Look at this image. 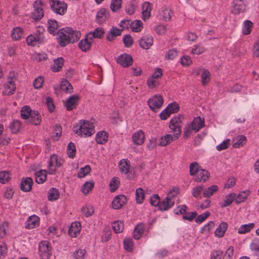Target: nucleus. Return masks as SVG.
<instances>
[{
  "mask_svg": "<svg viewBox=\"0 0 259 259\" xmlns=\"http://www.w3.org/2000/svg\"><path fill=\"white\" fill-rule=\"evenodd\" d=\"M81 36L80 31L74 30L70 27L60 29L57 40L61 47H65L69 44L77 41Z\"/></svg>",
  "mask_w": 259,
  "mask_h": 259,
  "instance_id": "f257e3e1",
  "label": "nucleus"
},
{
  "mask_svg": "<svg viewBox=\"0 0 259 259\" xmlns=\"http://www.w3.org/2000/svg\"><path fill=\"white\" fill-rule=\"evenodd\" d=\"M73 131L79 136L90 137L94 133V125L90 121L80 120L79 122L73 126Z\"/></svg>",
  "mask_w": 259,
  "mask_h": 259,
  "instance_id": "f03ea898",
  "label": "nucleus"
},
{
  "mask_svg": "<svg viewBox=\"0 0 259 259\" xmlns=\"http://www.w3.org/2000/svg\"><path fill=\"white\" fill-rule=\"evenodd\" d=\"M49 2L51 8L55 13L63 15L66 12L67 5L64 2L57 0H49Z\"/></svg>",
  "mask_w": 259,
  "mask_h": 259,
  "instance_id": "7ed1b4c3",
  "label": "nucleus"
},
{
  "mask_svg": "<svg viewBox=\"0 0 259 259\" xmlns=\"http://www.w3.org/2000/svg\"><path fill=\"white\" fill-rule=\"evenodd\" d=\"M38 253L41 259H49L52 254V249L48 241H42L39 242Z\"/></svg>",
  "mask_w": 259,
  "mask_h": 259,
  "instance_id": "20e7f679",
  "label": "nucleus"
},
{
  "mask_svg": "<svg viewBox=\"0 0 259 259\" xmlns=\"http://www.w3.org/2000/svg\"><path fill=\"white\" fill-rule=\"evenodd\" d=\"M44 0H36L33 4L34 11L31 14V17L35 20H40L44 16L42 6Z\"/></svg>",
  "mask_w": 259,
  "mask_h": 259,
  "instance_id": "39448f33",
  "label": "nucleus"
},
{
  "mask_svg": "<svg viewBox=\"0 0 259 259\" xmlns=\"http://www.w3.org/2000/svg\"><path fill=\"white\" fill-rule=\"evenodd\" d=\"M248 4V0H233L231 12L234 14L243 13Z\"/></svg>",
  "mask_w": 259,
  "mask_h": 259,
  "instance_id": "423d86ee",
  "label": "nucleus"
},
{
  "mask_svg": "<svg viewBox=\"0 0 259 259\" xmlns=\"http://www.w3.org/2000/svg\"><path fill=\"white\" fill-rule=\"evenodd\" d=\"M184 119V116L182 115H178L175 116L169 122V127L174 133H177V135L181 134V123Z\"/></svg>",
  "mask_w": 259,
  "mask_h": 259,
  "instance_id": "0eeeda50",
  "label": "nucleus"
},
{
  "mask_svg": "<svg viewBox=\"0 0 259 259\" xmlns=\"http://www.w3.org/2000/svg\"><path fill=\"white\" fill-rule=\"evenodd\" d=\"M63 162L64 160L62 159H58L56 155H51L50 157L48 167L49 173L51 175L54 174L56 171V168L60 167Z\"/></svg>",
  "mask_w": 259,
  "mask_h": 259,
  "instance_id": "6e6552de",
  "label": "nucleus"
},
{
  "mask_svg": "<svg viewBox=\"0 0 259 259\" xmlns=\"http://www.w3.org/2000/svg\"><path fill=\"white\" fill-rule=\"evenodd\" d=\"M147 103L152 111L157 112L162 106L163 100L161 96L155 95L148 100Z\"/></svg>",
  "mask_w": 259,
  "mask_h": 259,
  "instance_id": "1a4fd4ad",
  "label": "nucleus"
},
{
  "mask_svg": "<svg viewBox=\"0 0 259 259\" xmlns=\"http://www.w3.org/2000/svg\"><path fill=\"white\" fill-rule=\"evenodd\" d=\"M14 76V73H10L8 77L9 81L7 84L5 85V90L2 92L3 95H11L14 93L16 90L15 83L13 79V76Z\"/></svg>",
  "mask_w": 259,
  "mask_h": 259,
  "instance_id": "9d476101",
  "label": "nucleus"
},
{
  "mask_svg": "<svg viewBox=\"0 0 259 259\" xmlns=\"http://www.w3.org/2000/svg\"><path fill=\"white\" fill-rule=\"evenodd\" d=\"M116 62L122 67H128L133 64V59L131 55L124 53L116 58Z\"/></svg>",
  "mask_w": 259,
  "mask_h": 259,
  "instance_id": "9b49d317",
  "label": "nucleus"
},
{
  "mask_svg": "<svg viewBox=\"0 0 259 259\" xmlns=\"http://www.w3.org/2000/svg\"><path fill=\"white\" fill-rule=\"evenodd\" d=\"M180 136V135H177V133H174V135L166 134L160 138L158 145L161 146H166L171 142L178 139Z\"/></svg>",
  "mask_w": 259,
  "mask_h": 259,
  "instance_id": "f8f14e48",
  "label": "nucleus"
},
{
  "mask_svg": "<svg viewBox=\"0 0 259 259\" xmlns=\"http://www.w3.org/2000/svg\"><path fill=\"white\" fill-rule=\"evenodd\" d=\"M153 44V37L149 34L143 36L139 40V44L141 48L143 49H149Z\"/></svg>",
  "mask_w": 259,
  "mask_h": 259,
  "instance_id": "ddd939ff",
  "label": "nucleus"
},
{
  "mask_svg": "<svg viewBox=\"0 0 259 259\" xmlns=\"http://www.w3.org/2000/svg\"><path fill=\"white\" fill-rule=\"evenodd\" d=\"M127 202V198L123 195L116 196L112 202V208L114 209L121 208Z\"/></svg>",
  "mask_w": 259,
  "mask_h": 259,
  "instance_id": "4468645a",
  "label": "nucleus"
},
{
  "mask_svg": "<svg viewBox=\"0 0 259 259\" xmlns=\"http://www.w3.org/2000/svg\"><path fill=\"white\" fill-rule=\"evenodd\" d=\"M44 36L42 34L39 32L38 35H30L26 38L28 45L34 46L36 44H41L44 41Z\"/></svg>",
  "mask_w": 259,
  "mask_h": 259,
  "instance_id": "2eb2a0df",
  "label": "nucleus"
},
{
  "mask_svg": "<svg viewBox=\"0 0 259 259\" xmlns=\"http://www.w3.org/2000/svg\"><path fill=\"white\" fill-rule=\"evenodd\" d=\"M79 97L74 95L69 97L65 102V106L68 111L72 110L77 105Z\"/></svg>",
  "mask_w": 259,
  "mask_h": 259,
  "instance_id": "dca6fc26",
  "label": "nucleus"
},
{
  "mask_svg": "<svg viewBox=\"0 0 259 259\" xmlns=\"http://www.w3.org/2000/svg\"><path fill=\"white\" fill-rule=\"evenodd\" d=\"M109 17L108 11L105 8H101L96 15V22L99 24L104 23Z\"/></svg>",
  "mask_w": 259,
  "mask_h": 259,
  "instance_id": "f3484780",
  "label": "nucleus"
},
{
  "mask_svg": "<svg viewBox=\"0 0 259 259\" xmlns=\"http://www.w3.org/2000/svg\"><path fill=\"white\" fill-rule=\"evenodd\" d=\"M90 39L89 35L87 34L84 39L81 40L78 44V47L81 51L83 52L89 51L92 46V42Z\"/></svg>",
  "mask_w": 259,
  "mask_h": 259,
  "instance_id": "a211bd4d",
  "label": "nucleus"
},
{
  "mask_svg": "<svg viewBox=\"0 0 259 259\" xmlns=\"http://www.w3.org/2000/svg\"><path fill=\"white\" fill-rule=\"evenodd\" d=\"M81 224L79 222L72 223L68 230V234L72 237H76L80 232Z\"/></svg>",
  "mask_w": 259,
  "mask_h": 259,
  "instance_id": "6ab92c4d",
  "label": "nucleus"
},
{
  "mask_svg": "<svg viewBox=\"0 0 259 259\" xmlns=\"http://www.w3.org/2000/svg\"><path fill=\"white\" fill-rule=\"evenodd\" d=\"M33 184L32 179L30 177H27L21 180L20 187L21 190L24 192H29L32 189Z\"/></svg>",
  "mask_w": 259,
  "mask_h": 259,
  "instance_id": "aec40b11",
  "label": "nucleus"
},
{
  "mask_svg": "<svg viewBox=\"0 0 259 259\" xmlns=\"http://www.w3.org/2000/svg\"><path fill=\"white\" fill-rule=\"evenodd\" d=\"M189 125L196 133L204 126V121L200 117H196Z\"/></svg>",
  "mask_w": 259,
  "mask_h": 259,
  "instance_id": "412c9836",
  "label": "nucleus"
},
{
  "mask_svg": "<svg viewBox=\"0 0 259 259\" xmlns=\"http://www.w3.org/2000/svg\"><path fill=\"white\" fill-rule=\"evenodd\" d=\"M122 31V29H118L116 27H112L107 33V40L112 41L116 37L121 35Z\"/></svg>",
  "mask_w": 259,
  "mask_h": 259,
  "instance_id": "4be33fe9",
  "label": "nucleus"
},
{
  "mask_svg": "<svg viewBox=\"0 0 259 259\" xmlns=\"http://www.w3.org/2000/svg\"><path fill=\"white\" fill-rule=\"evenodd\" d=\"M144 133L142 130H139L133 134L132 140L134 143L136 145H142L144 143Z\"/></svg>",
  "mask_w": 259,
  "mask_h": 259,
  "instance_id": "5701e85b",
  "label": "nucleus"
},
{
  "mask_svg": "<svg viewBox=\"0 0 259 259\" xmlns=\"http://www.w3.org/2000/svg\"><path fill=\"white\" fill-rule=\"evenodd\" d=\"M39 223V218L33 215L29 217L26 222L25 227L27 229H31L38 226Z\"/></svg>",
  "mask_w": 259,
  "mask_h": 259,
  "instance_id": "b1692460",
  "label": "nucleus"
},
{
  "mask_svg": "<svg viewBox=\"0 0 259 259\" xmlns=\"http://www.w3.org/2000/svg\"><path fill=\"white\" fill-rule=\"evenodd\" d=\"M41 121V116L38 112L32 111L28 119V122L33 125H38L40 124Z\"/></svg>",
  "mask_w": 259,
  "mask_h": 259,
  "instance_id": "393cba45",
  "label": "nucleus"
},
{
  "mask_svg": "<svg viewBox=\"0 0 259 259\" xmlns=\"http://www.w3.org/2000/svg\"><path fill=\"white\" fill-rule=\"evenodd\" d=\"M210 174L208 170L201 169L198 172L197 177L194 179V181L198 183L205 182L209 177Z\"/></svg>",
  "mask_w": 259,
  "mask_h": 259,
  "instance_id": "a878e982",
  "label": "nucleus"
},
{
  "mask_svg": "<svg viewBox=\"0 0 259 259\" xmlns=\"http://www.w3.org/2000/svg\"><path fill=\"white\" fill-rule=\"evenodd\" d=\"M202 71V74L201 75V83L203 86L206 85L210 81V73L209 71L205 69H199L197 72V75H198L200 72Z\"/></svg>",
  "mask_w": 259,
  "mask_h": 259,
  "instance_id": "bb28decb",
  "label": "nucleus"
},
{
  "mask_svg": "<svg viewBox=\"0 0 259 259\" xmlns=\"http://www.w3.org/2000/svg\"><path fill=\"white\" fill-rule=\"evenodd\" d=\"M175 204V201L166 199L165 197L163 200L160 201L158 208L161 211H166L171 208Z\"/></svg>",
  "mask_w": 259,
  "mask_h": 259,
  "instance_id": "cd10ccee",
  "label": "nucleus"
},
{
  "mask_svg": "<svg viewBox=\"0 0 259 259\" xmlns=\"http://www.w3.org/2000/svg\"><path fill=\"white\" fill-rule=\"evenodd\" d=\"M48 30L50 33L53 34L54 35H56L57 34H58L59 30L57 21L49 19L48 21Z\"/></svg>",
  "mask_w": 259,
  "mask_h": 259,
  "instance_id": "c85d7f7f",
  "label": "nucleus"
},
{
  "mask_svg": "<svg viewBox=\"0 0 259 259\" xmlns=\"http://www.w3.org/2000/svg\"><path fill=\"white\" fill-rule=\"evenodd\" d=\"M118 166L120 172L127 174L131 167L130 161L127 159H122L120 161Z\"/></svg>",
  "mask_w": 259,
  "mask_h": 259,
  "instance_id": "c756f323",
  "label": "nucleus"
},
{
  "mask_svg": "<svg viewBox=\"0 0 259 259\" xmlns=\"http://www.w3.org/2000/svg\"><path fill=\"white\" fill-rule=\"evenodd\" d=\"M246 138L243 135H240L233 141V146L235 148H239L243 147L246 143Z\"/></svg>",
  "mask_w": 259,
  "mask_h": 259,
  "instance_id": "7c9ffc66",
  "label": "nucleus"
},
{
  "mask_svg": "<svg viewBox=\"0 0 259 259\" xmlns=\"http://www.w3.org/2000/svg\"><path fill=\"white\" fill-rule=\"evenodd\" d=\"M108 133L105 131L98 132L96 136V141L98 144H104L108 140Z\"/></svg>",
  "mask_w": 259,
  "mask_h": 259,
  "instance_id": "2f4dec72",
  "label": "nucleus"
},
{
  "mask_svg": "<svg viewBox=\"0 0 259 259\" xmlns=\"http://www.w3.org/2000/svg\"><path fill=\"white\" fill-rule=\"evenodd\" d=\"M144 230V224L140 223L137 225L135 227L133 233V237L134 239L136 240L139 239L143 234Z\"/></svg>",
  "mask_w": 259,
  "mask_h": 259,
  "instance_id": "473e14b6",
  "label": "nucleus"
},
{
  "mask_svg": "<svg viewBox=\"0 0 259 259\" xmlns=\"http://www.w3.org/2000/svg\"><path fill=\"white\" fill-rule=\"evenodd\" d=\"M60 89L66 93L71 94L73 92V87L71 83L66 79H64L61 81Z\"/></svg>",
  "mask_w": 259,
  "mask_h": 259,
  "instance_id": "72a5a7b5",
  "label": "nucleus"
},
{
  "mask_svg": "<svg viewBox=\"0 0 259 259\" xmlns=\"http://www.w3.org/2000/svg\"><path fill=\"white\" fill-rule=\"evenodd\" d=\"M47 179V171L40 170L35 173V181L38 184L44 183Z\"/></svg>",
  "mask_w": 259,
  "mask_h": 259,
  "instance_id": "f704fd0d",
  "label": "nucleus"
},
{
  "mask_svg": "<svg viewBox=\"0 0 259 259\" xmlns=\"http://www.w3.org/2000/svg\"><path fill=\"white\" fill-rule=\"evenodd\" d=\"M64 59L62 57L58 58L54 60V64L52 67V70L54 72H58L60 71L64 64Z\"/></svg>",
  "mask_w": 259,
  "mask_h": 259,
  "instance_id": "c9c22d12",
  "label": "nucleus"
},
{
  "mask_svg": "<svg viewBox=\"0 0 259 259\" xmlns=\"http://www.w3.org/2000/svg\"><path fill=\"white\" fill-rule=\"evenodd\" d=\"M104 33L105 32L103 28L101 27H97L94 31L90 32L88 34L89 36L92 35V36L90 37V39L92 40L93 38H101Z\"/></svg>",
  "mask_w": 259,
  "mask_h": 259,
  "instance_id": "e433bc0d",
  "label": "nucleus"
},
{
  "mask_svg": "<svg viewBox=\"0 0 259 259\" xmlns=\"http://www.w3.org/2000/svg\"><path fill=\"white\" fill-rule=\"evenodd\" d=\"M136 7V1L131 0L127 3L126 6H125V12L127 14L132 15L134 14Z\"/></svg>",
  "mask_w": 259,
  "mask_h": 259,
  "instance_id": "4c0bfd02",
  "label": "nucleus"
},
{
  "mask_svg": "<svg viewBox=\"0 0 259 259\" xmlns=\"http://www.w3.org/2000/svg\"><path fill=\"white\" fill-rule=\"evenodd\" d=\"M60 193L58 189L51 188L48 192V199L50 201L56 200L59 197Z\"/></svg>",
  "mask_w": 259,
  "mask_h": 259,
  "instance_id": "58836bf2",
  "label": "nucleus"
},
{
  "mask_svg": "<svg viewBox=\"0 0 259 259\" xmlns=\"http://www.w3.org/2000/svg\"><path fill=\"white\" fill-rule=\"evenodd\" d=\"M22 35V29L20 27H16L12 31L11 37L13 40H18L21 38Z\"/></svg>",
  "mask_w": 259,
  "mask_h": 259,
  "instance_id": "ea45409f",
  "label": "nucleus"
},
{
  "mask_svg": "<svg viewBox=\"0 0 259 259\" xmlns=\"http://www.w3.org/2000/svg\"><path fill=\"white\" fill-rule=\"evenodd\" d=\"M142 25L143 23L141 20H136L131 22V28L133 31L138 32L141 30Z\"/></svg>",
  "mask_w": 259,
  "mask_h": 259,
  "instance_id": "a19ab883",
  "label": "nucleus"
},
{
  "mask_svg": "<svg viewBox=\"0 0 259 259\" xmlns=\"http://www.w3.org/2000/svg\"><path fill=\"white\" fill-rule=\"evenodd\" d=\"M9 127L12 133L16 134L20 129L21 123L18 120H14L13 122L10 123Z\"/></svg>",
  "mask_w": 259,
  "mask_h": 259,
  "instance_id": "79ce46f5",
  "label": "nucleus"
},
{
  "mask_svg": "<svg viewBox=\"0 0 259 259\" xmlns=\"http://www.w3.org/2000/svg\"><path fill=\"white\" fill-rule=\"evenodd\" d=\"M254 226V224L252 223L241 225L239 228L238 232L239 234H244L249 232L253 228Z\"/></svg>",
  "mask_w": 259,
  "mask_h": 259,
  "instance_id": "37998d69",
  "label": "nucleus"
},
{
  "mask_svg": "<svg viewBox=\"0 0 259 259\" xmlns=\"http://www.w3.org/2000/svg\"><path fill=\"white\" fill-rule=\"evenodd\" d=\"M67 153L68 157L70 158H73L76 154V147L75 144L70 142L67 148Z\"/></svg>",
  "mask_w": 259,
  "mask_h": 259,
  "instance_id": "c03bdc74",
  "label": "nucleus"
},
{
  "mask_svg": "<svg viewBox=\"0 0 259 259\" xmlns=\"http://www.w3.org/2000/svg\"><path fill=\"white\" fill-rule=\"evenodd\" d=\"M136 196L137 203L139 204L143 203L145 199V193L142 188H138L137 189L136 191Z\"/></svg>",
  "mask_w": 259,
  "mask_h": 259,
  "instance_id": "a18cd8bd",
  "label": "nucleus"
},
{
  "mask_svg": "<svg viewBox=\"0 0 259 259\" xmlns=\"http://www.w3.org/2000/svg\"><path fill=\"white\" fill-rule=\"evenodd\" d=\"M172 12L168 9H164L160 14V18L164 21H168L171 17Z\"/></svg>",
  "mask_w": 259,
  "mask_h": 259,
  "instance_id": "49530a36",
  "label": "nucleus"
},
{
  "mask_svg": "<svg viewBox=\"0 0 259 259\" xmlns=\"http://www.w3.org/2000/svg\"><path fill=\"white\" fill-rule=\"evenodd\" d=\"M253 26V23L249 20H245L244 22L242 32L243 34H249L251 31V28Z\"/></svg>",
  "mask_w": 259,
  "mask_h": 259,
  "instance_id": "de8ad7c7",
  "label": "nucleus"
},
{
  "mask_svg": "<svg viewBox=\"0 0 259 259\" xmlns=\"http://www.w3.org/2000/svg\"><path fill=\"white\" fill-rule=\"evenodd\" d=\"M113 230L116 233H121L124 229L123 223L121 221H115L112 224Z\"/></svg>",
  "mask_w": 259,
  "mask_h": 259,
  "instance_id": "09e8293b",
  "label": "nucleus"
},
{
  "mask_svg": "<svg viewBox=\"0 0 259 259\" xmlns=\"http://www.w3.org/2000/svg\"><path fill=\"white\" fill-rule=\"evenodd\" d=\"M122 0H112L110 4V9L115 12L121 8Z\"/></svg>",
  "mask_w": 259,
  "mask_h": 259,
  "instance_id": "8fccbe9b",
  "label": "nucleus"
},
{
  "mask_svg": "<svg viewBox=\"0 0 259 259\" xmlns=\"http://www.w3.org/2000/svg\"><path fill=\"white\" fill-rule=\"evenodd\" d=\"M226 223H222L220 225L219 227L216 229L215 231V235L218 237H222L224 236L225 231L227 230Z\"/></svg>",
  "mask_w": 259,
  "mask_h": 259,
  "instance_id": "3c124183",
  "label": "nucleus"
},
{
  "mask_svg": "<svg viewBox=\"0 0 259 259\" xmlns=\"http://www.w3.org/2000/svg\"><path fill=\"white\" fill-rule=\"evenodd\" d=\"M32 111L29 106H25L22 107L21 110V117L24 119H28Z\"/></svg>",
  "mask_w": 259,
  "mask_h": 259,
  "instance_id": "603ef678",
  "label": "nucleus"
},
{
  "mask_svg": "<svg viewBox=\"0 0 259 259\" xmlns=\"http://www.w3.org/2000/svg\"><path fill=\"white\" fill-rule=\"evenodd\" d=\"M218 190V186L217 185H212L210 187L206 188L203 191V195L205 197H209Z\"/></svg>",
  "mask_w": 259,
  "mask_h": 259,
  "instance_id": "864d4df0",
  "label": "nucleus"
},
{
  "mask_svg": "<svg viewBox=\"0 0 259 259\" xmlns=\"http://www.w3.org/2000/svg\"><path fill=\"white\" fill-rule=\"evenodd\" d=\"M91 167L89 165H85L79 169L77 173V177L79 178H83L89 174L91 171Z\"/></svg>",
  "mask_w": 259,
  "mask_h": 259,
  "instance_id": "5fc2aeb1",
  "label": "nucleus"
},
{
  "mask_svg": "<svg viewBox=\"0 0 259 259\" xmlns=\"http://www.w3.org/2000/svg\"><path fill=\"white\" fill-rule=\"evenodd\" d=\"M120 184V182L117 178H113L110 182L109 187L110 191L112 192H114L117 189Z\"/></svg>",
  "mask_w": 259,
  "mask_h": 259,
  "instance_id": "6e6d98bb",
  "label": "nucleus"
},
{
  "mask_svg": "<svg viewBox=\"0 0 259 259\" xmlns=\"http://www.w3.org/2000/svg\"><path fill=\"white\" fill-rule=\"evenodd\" d=\"M248 195V193L245 191H242L239 193L238 195H236L235 203L236 204H239L242 203L244 201V200L247 198Z\"/></svg>",
  "mask_w": 259,
  "mask_h": 259,
  "instance_id": "4d7b16f0",
  "label": "nucleus"
},
{
  "mask_svg": "<svg viewBox=\"0 0 259 259\" xmlns=\"http://www.w3.org/2000/svg\"><path fill=\"white\" fill-rule=\"evenodd\" d=\"M199 170V165L197 162H193L190 164L189 173L191 176H194Z\"/></svg>",
  "mask_w": 259,
  "mask_h": 259,
  "instance_id": "13d9d810",
  "label": "nucleus"
},
{
  "mask_svg": "<svg viewBox=\"0 0 259 259\" xmlns=\"http://www.w3.org/2000/svg\"><path fill=\"white\" fill-rule=\"evenodd\" d=\"M94 182H86L82 187L81 191L82 193L84 194H87L89 193V191L92 190V189L94 186Z\"/></svg>",
  "mask_w": 259,
  "mask_h": 259,
  "instance_id": "bf43d9fd",
  "label": "nucleus"
},
{
  "mask_svg": "<svg viewBox=\"0 0 259 259\" xmlns=\"http://www.w3.org/2000/svg\"><path fill=\"white\" fill-rule=\"evenodd\" d=\"M82 212L86 217L91 216L94 212V209L91 205L84 206L81 209Z\"/></svg>",
  "mask_w": 259,
  "mask_h": 259,
  "instance_id": "052dcab7",
  "label": "nucleus"
},
{
  "mask_svg": "<svg viewBox=\"0 0 259 259\" xmlns=\"http://www.w3.org/2000/svg\"><path fill=\"white\" fill-rule=\"evenodd\" d=\"M123 42L124 46L129 48L133 44V39L130 34H125L123 37Z\"/></svg>",
  "mask_w": 259,
  "mask_h": 259,
  "instance_id": "680f3d73",
  "label": "nucleus"
},
{
  "mask_svg": "<svg viewBox=\"0 0 259 259\" xmlns=\"http://www.w3.org/2000/svg\"><path fill=\"white\" fill-rule=\"evenodd\" d=\"M210 213L209 211H206L200 215H199L197 217H196L195 222L198 224H201L203 221H205L206 219H207Z\"/></svg>",
  "mask_w": 259,
  "mask_h": 259,
  "instance_id": "e2e57ef3",
  "label": "nucleus"
},
{
  "mask_svg": "<svg viewBox=\"0 0 259 259\" xmlns=\"http://www.w3.org/2000/svg\"><path fill=\"white\" fill-rule=\"evenodd\" d=\"M9 223L8 222H4L0 226V238H4L6 234V231L8 228Z\"/></svg>",
  "mask_w": 259,
  "mask_h": 259,
  "instance_id": "0e129e2a",
  "label": "nucleus"
},
{
  "mask_svg": "<svg viewBox=\"0 0 259 259\" xmlns=\"http://www.w3.org/2000/svg\"><path fill=\"white\" fill-rule=\"evenodd\" d=\"M85 252V250L84 249L76 250L73 253V257L75 259H84Z\"/></svg>",
  "mask_w": 259,
  "mask_h": 259,
  "instance_id": "69168bd1",
  "label": "nucleus"
},
{
  "mask_svg": "<svg viewBox=\"0 0 259 259\" xmlns=\"http://www.w3.org/2000/svg\"><path fill=\"white\" fill-rule=\"evenodd\" d=\"M160 201V197L158 194H155L150 197V203L152 206L158 207Z\"/></svg>",
  "mask_w": 259,
  "mask_h": 259,
  "instance_id": "338daca9",
  "label": "nucleus"
},
{
  "mask_svg": "<svg viewBox=\"0 0 259 259\" xmlns=\"http://www.w3.org/2000/svg\"><path fill=\"white\" fill-rule=\"evenodd\" d=\"M205 48L200 45H197L194 46L191 50V53L193 54L200 55L205 51Z\"/></svg>",
  "mask_w": 259,
  "mask_h": 259,
  "instance_id": "774afa93",
  "label": "nucleus"
}]
</instances>
